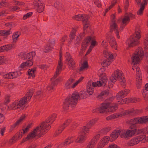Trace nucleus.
I'll return each mask as SVG.
<instances>
[{
  "label": "nucleus",
  "instance_id": "4c0bfd02",
  "mask_svg": "<svg viewBox=\"0 0 148 148\" xmlns=\"http://www.w3.org/2000/svg\"><path fill=\"white\" fill-rule=\"evenodd\" d=\"M96 141L95 139H92L88 145L87 148H93L96 144Z\"/></svg>",
  "mask_w": 148,
  "mask_h": 148
},
{
  "label": "nucleus",
  "instance_id": "bb28decb",
  "mask_svg": "<svg viewBox=\"0 0 148 148\" xmlns=\"http://www.w3.org/2000/svg\"><path fill=\"white\" fill-rule=\"evenodd\" d=\"M33 64V62L29 61V62L27 61L26 62L22 63L19 67L18 69L19 70H22L27 69L28 66H31Z\"/></svg>",
  "mask_w": 148,
  "mask_h": 148
},
{
  "label": "nucleus",
  "instance_id": "338daca9",
  "mask_svg": "<svg viewBox=\"0 0 148 148\" xmlns=\"http://www.w3.org/2000/svg\"><path fill=\"white\" fill-rule=\"evenodd\" d=\"M31 126V125L30 124H29L25 129H23V134H25L28 132Z\"/></svg>",
  "mask_w": 148,
  "mask_h": 148
},
{
  "label": "nucleus",
  "instance_id": "393cba45",
  "mask_svg": "<svg viewBox=\"0 0 148 148\" xmlns=\"http://www.w3.org/2000/svg\"><path fill=\"white\" fill-rule=\"evenodd\" d=\"M130 91L129 89H125L121 91L116 95V98L119 99L124 97L130 92Z\"/></svg>",
  "mask_w": 148,
  "mask_h": 148
},
{
  "label": "nucleus",
  "instance_id": "39448f33",
  "mask_svg": "<svg viewBox=\"0 0 148 148\" xmlns=\"http://www.w3.org/2000/svg\"><path fill=\"white\" fill-rule=\"evenodd\" d=\"M142 112L141 110H134L133 108H132L127 110H123L121 112L114 113L111 115L106 118L107 121L110 120L115 118L122 117L127 114L134 115L139 114Z\"/></svg>",
  "mask_w": 148,
  "mask_h": 148
},
{
  "label": "nucleus",
  "instance_id": "7ed1b4c3",
  "mask_svg": "<svg viewBox=\"0 0 148 148\" xmlns=\"http://www.w3.org/2000/svg\"><path fill=\"white\" fill-rule=\"evenodd\" d=\"M99 76L101 79L99 81L96 82H94L92 81H89L87 84L86 90L87 92L90 95L93 94L94 91V87H100L103 85H105L107 82L108 79L105 76V74L100 73Z\"/></svg>",
  "mask_w": 148,
  "mask_h": 148
},
{
  "label": "nucleus",
  "instance_id": "6e6d98bb",
  "mask_svg": "<svg viewBox=\"0 0 148 148\" xmlns=\"http://www.w3.org/2000/svg\"><path fill=\"white\" fill-rule=\"evenodd\" d=\"M3 101L5 104L8 103L10 101V96L8 95L6 96L4 98Z\"/></svg>",
  "mask_w": 148,
  "mask_h": 148
},
{
  "label": "nucleus",
  "instance_id": "9d476101",
  "mask_svg": "<svg viewBox=\"0 0 148 148\" xmlns=\"http://www.w3.org/2000/svg\"><path fill=\"white\" fill-rule=\"evenodd\" d=\"M144 55L143 52L142 48L138 47L133 54L131 59L132 64L135 65L139 63L142 59Z\"/></svg>",
  "mask_w": 148,
  "mask_h": 148
},
{
  "label": "nucleus",
  "instance_id": "aec40b11",
  "mask_svg": "<svg viewBox=\"0 0 148 148\" xmlns=\"http://www.w3.org/2000/svg\"><path fill=\"white\" fill-rule=\"evenodd\" d=\"M121 130H115L111 133L109 137L110 140L112 141H114L120 134Z\"/></svg>",
  "mask_w": 148,
  "mask_h": 148
},
{
  "label": "nucleus",
  "instance_id": "8fccbe9b",
  "mask_svg": "<svg viewBox=\"0 0 148 148\" xmlns=\"http://www.w3.org/2000/svg\"><path fill=\"white\" fill-rule=\"evenodd\" d=\"M54 5L55 8L61 10L62 9V6L61 4L59 2H56L54 3Z\"/></svg>",
  "mask_w": 148,
  "mask_h": 148
},
{
  "label": "nucleus",
  "instance_id": "72a5a7b5",
  "mask_svg": "<svg viewBox=\"0 0 148 148\" xmlns=\"http://www.w3.org/2000/svg\"><path fill=\"white\" fill-rule=\"evenodd\" d=\"M127 123L133 125L138 123L139 124V118L132 119L130 121H127Z\"/></svg>",
  "mask_w": 148,
  "mask_h": 148
},
{
  "label": "nucleus",
  "instance_id": "13d9d810",
  "mask_svg": "<svg viewBox=\"0 0 148 148\" xmlns=\"http://www.w3.org/2000/svg\"><path fill=\"white\" fill-rule=\"evenodd\" d=\"M52 49V48L50 46H49L48 45H47L45 46L44 51L45 52L47 53L51 51Z\"/></svg>",
  "mask_w": 148,
  "mask_h": 148
},
{
  "label": "nucleus",
  "instance_id": "4d7b16f0",
  "mask_svg": "<svg viewBox=\"0 0 148 148\" xmlns=\"http://www.w3.org/2000/svg\"><path fill=\"white\" fill-rule=\"evenodd\" d=\"M76 31V30L75 29H73L70 35V37L71 39H73L74 38Z\"/></svg>",
  "mask_w": 148,
  "mask_h": 148
},
{
  "label": "nucleus",
  "instance_id": "4468645a",
  "mask_svg": "<svg viewBox=\"0 0 148 148\" xmlns=\"http://www.w3.org/2000/svg\"><path fill=\"white\" fill-rule=\"evenodd\" d=\"M111 22L110 23V28L112 31H114L118 38H120L119 35V32L118 30V26L115 22V16L114 14H112L110 16Z\"/></svg>",
  "mask_w": 148,
  "mask_h": 148
},
{
  "label": "nucleus",
  "instance_id": "e2e57ef3",
  "mask_svg": "<svg viewBox=\"0 0 148 148\" xmlns=\"http://www.w3.org/2000/svg\"><path fill=\"white\" fill-rule=\"evenodd\" d=\"M32 15V12H29L28 13H27L26 14L24 15L23 17V19L24 20H25L27 18H29V17H30Z\"/></svg>",
  "mask_w": 148,
  "mask_h": 148
},
{
  "label": "nucleus",
  "instance_id": "c9c22d12",
  "mask_svg": "<svg viewBox=\"0 0 148 148\" xmlns=\"http://www.w3.org/2000/svg\"><path fill=\"white\" fill-rule=\"evenodd\" d=\"M36 70L34 69H29L28 71V75L30 78H33L35 76V71Z\"/></svg>",
  "mask_w": 148,
  "mask_h": 148
},
{
  "label": "nucleus",
  "instance_id": "423d86ee",
  "mask_svg": "<svg viewBox=\"0 0 148 148\" xmlns=\"http://www.w3.org/2000/svg\"><path fill=\"white\" fill-rule=\"evenodd\" d=\"M80 96L79 93L77 92H74L70 97H68L64 103L63 109L64 110H67L69 107L70 106L71 107H74L78 100Z\"/></svg>",
  "mask_w": 148,
  "mask_h": 148
},
{
  "label": "nucleus",
  "instance_id": "9b49d317",
  "mask_svg": "<svg viewBox=\"0 0 148 148\" xmlns=\"http://www.w3.org/2000/svg\"><path fill=\"white\" fill-rule=\"evenodd\" d=\"M139 135L130 140L127 142V145L129 146H133L138 144L142 141L143 142L148 141L147 138H145V135L142 134Z\"/></svg>",
  "mask_w": 148,
  "mask_h": 148
},
{
  "label": "nucleus",
  "instance_id": "864d4df0",
  "mask_svg": "<svg viewBox=\"0 0 148 148\" xmlns=\"http://www.w3.org/2000/svg\"><path fill=\"white\" fill-rule=\"evenodd\" d=\"M144 47L145 49L148 48V36L145 38L144 40Z\"/></svg>",
  "mask_w": 148,
  "mask_h": 148
},
{
  "label": "nucleus",
  "instance_id": "c03bdc74",
  "mask_svg": "<svg viewBox=\"0 0 148 148\" xmlns=\"http://www.w3.org/2000/svg\"><path fill=\"white\" fill-rule=\"evenodd\" d=\"M118 100L120 99V100L118 101V104H122L125 103H127L128 102V101H127V99L125 98L122 99V98L121 99H117Z\"/></svg>",
  "mask_w": 148,
  "mask_h": 148
},
{
  "label": "nucleus",
  "instance_id": "7c9ffc66",
  "mask_svg": "<svg viewBox=\"0 0 148 148\" xmlns=\"http://www.w3.org/2000/svg\"><path fill=\"white\" fill-rule=\"evenodd\" d=\"M130 21V19L128 16H125L122 20V23H123V25L121 26L120 27V30L123 29V27L127 24Z\"/></svg>",
  "mask_w": 148,
  "mask_h": 148
},
{
  "label": "nucleus",
  "instance_id": "37998d69",
  "mask_svg": "<svg viewBox=\"0 0 148 148\" xmlns=\"http://www.w3.org/2000/svg\"><path fill=\"white\" fill-rule=\"evenodd\" d=\"M64 129V127H63L62 126H61L55 132L54 135L56 137L58 136L62 132Z\"/></svg>",
  "mask_w": 148,
  "mask_h": 148
},
{
  "label": "nucleus",
  "instance_id": "473e14b6",
  "mask_svg": "<svg viewBox=\"0 0 148 148\" xmlns=\"http://www.w3.org/2000/svg\"><path fill=\"white\" fill-rule=\"evenodd\" d=\"M139 124H144L148 122V115L139 118Z\"/></svg>",
  "mask_w": 148,
  "mask_h": 148
},
{
  "label": "nucleus",
  "instance_id": "2eb2a0df",
  "mask_svg": "<svg viewBox=\"0 0 148 148\" xmlns=\"http://www.w3.org/2000/svg\"><path fill=\"white\" fill-rule=\"evenodd\" d=\"M66 60L69 68L70 69H73L75 66V62L73 59L71 58L69 53H66L65 55Z\"/></svg>",
  "mask_w": 148,
  "mask_h": 148
},
{
  "label": "nucleus",
  "instance_id": "ddd939ff",
  "mask_svg": "<svg viewBox=\"0 0 148 148\" xmlns=\"http://www.w3.org/2000/svg\"><path fill=\"white\" fill-rule=\"evenodd\" d=\"M73 18L77 21H81L84 23V28L85 29L88 27V16L86 14H79L74 16Z\"/></svg>",
  "mask_w": 148,
  "mask_h": 148
},
{
  "label": "nucleus",
  "instance_id": "412c9836",
  "mask_svg": "<svg viewBox=\"0 0 148 148\" xmlns=\"http://www.w3.org/2000/svg\"><path fill=\"white\" fill-rule=\"evenodd\" d=\"M34 5L37 8V11L39 12H41L44 10V5L40 1H37L34 3Z\"/></svg>",
  "mask_w": 148,
  "mask_h": 148
},
{
  "label": "nucleus",
  "instance_id": "c85d7f7f",
  "mask_svg": "<svg viewBox=\"0 0 148 148\" xmlns=\"http://www.w3.org/2000/svg\"><path fill=\"white\" fill-rule=\"evenodd\" d=\"M87 136V134L81 133V134L76 139L75 142L76 143H81L84 141L86 140Z\"/></svg>",
  "mask_w": 148,
  "mask_h": 148
},
{
  "label": "nucleus",
  "instance_id": "a19ab883",
  "mask_svg": "<svg viewBox=\"0 0 148 148\" xmlns=\"http://www.w3.org/2000/svg\"><path fill=\"white\" fill-rule=\"evenodd\" d=\"M90 128V127L87 124L86 126L84 127L82 133L87 135L89 131V129Z\"/></svg>",
  "mask_w": 148,
  "mask_h": 148
},
{
  "label": "nucleus",
  "instance_id": "a18cd8bd",
  "mask_svg": "<svg viewBox=\"0 0 148 148\" xmlns=\"http://www.w3.org/2000/svg\"><path fill=\"white\" fill-rule=\"evenodd\" d=\"M19 36V34L18 32H15L12 35L13 42H15L17 38Z\"/></svg>",
  "mask_w": 148,
  "mask_h": 148
},
{
  "label": "nucleus",
  "instance_id": "f3484780",
  "mask_svg": "<svg viewBox=\"0 0 148 148\" xmlns=\"http://www.w3.org/2000/svg\"><path fill=\"white\" fill-rule=\"evenodd\" d=\"M110 140L109 137L106 136L102 138L98 143L97 148H102L107 145Z\"/></svg>",
  "mask_w": 148,
  "mask_h": 148
},
{
  "label": "nucleus",
  "instance_id": "052dcab7",
  "mask_svg": "<svg viewBox=\"0 0 148 148\" xmlns=\"http://www.w3.org/2000/svg\"><path fill=\"white\" fill-rule=\"evenodd\" d=\"M5 56H0V65L5 63Z\"/></svg>",
  "mask_w": 148,
  "mask_h": 148
},
{
  "label": "nucleus",
  "instance_id": "20e7f679",
  "mask_svg": "<svg viewBox=\"0 0 148 148\" xmlns=\"http://www.w3.org/2000/svg\"><path fill=\"white\" fill-rule=\"evenodd\" d=\"M118 108L117 105L116 104H112L110 103H102L98 108L92 110L93 113H99L101 114L114 112Z\"/></svg>",
  "mask_w": 148,
  "mask_h": 148
},
{
  "label": "nucleus",
  "instance_id": "ea45409f",
  "mask_svg": "<svg viewBox=\"0 0 148 148\" xmlns=\"http://www.w3.org/2000/svg\"><path fill=\"white\" fill-rule=\"evenodd\" d=\"M98 120V118H95L92 119L87 124L88 125V126L91 127L95 124Z\"/></svg>",
  "mask_w": 148,
  "mask_h": 148
},
{
  "label": "nucleus",
  "instance_id": "680f3d73",
  "mask_svg": "<svg viewBox=\"0 0 148 148\" xmlns=\"http://www.w3.org/2000/svg\"><path fill=\"white\" fill-rule=\"evenodd\" d=\"M55 44V41L53 39H52L50 40L49 42V44L48 45L49 46H50L51 47L53 48V47L54 46V45Z\"/></svg>",
  "mask_w": 148,
  "mask_h": 148
},
{
  "label": "nucleus",
  "instance_id": "f03ea898",
  "mask_svg": "<svg viewBox=\"0 0 148 148\" xmlns=\"http://www.w3.org/2000/svg\"><path fill=\"white\" fill-rule=\"evenodd\" d=\"M33 94L32 90L28 91L25 96L20 100H16L11 102L8 106L9 110H15L22 108L30 99Z\"/></svg>",
  "mask_w": 148,
  "mask_h": 148
},
{
  "label": "nucleus",
  "instance_id": "6ab92c4d",
  "mask_svg": "<svg viewBox=\"0 0 148 148\" xmlns=\"http://www.w3.org/2000/svg\"><path fill=\"white\" fill-rule=\"evenodd\" d=\"M34 55L35 53L34 52L24 53L23 54L22 58L24 60H27V61L29 62L30 61L33 62V58Z\"/></svg>",
  "mask_w": 148,
  "mask_h": 148
},
{
  "label": "nucleus",
  "instance_id": "2f4dec72",
  "mask_svg": "<svg viewBox=\"0 0 148 148\" xmlns=\"http://www.w3.org/2000/svg\"><path fill=\"white\" fill-rule=\"evenodd\" d=\"M97 45V43L95 40L94 39L92 40H91L90 46L88 51L87 52L86 54L89 53L91 51L95 45Z\"/></svg>",
  "mask_w": 148,
  "mask_h": 148
},
{
  "label": "nucleus",
  "instance_id": "774afa93",
  "mask_svg": "<svg viewBox=\"0 0 148 148\" xmlns=\"http://www.w3.org/2000/svg\"><path fill=\"white\" fill-rule=\"evenodd\" d=\"M13 3L16 5H24V3L22 2H20L16 1L14 0Z\"/></svg>",
  "mask_w": 148,
  "mask_h": 148
},
{
  "label": "nucleus",
  "instance_id": "0eeeda50",
  "mask_svg": "<svg viewBox=\"0 0 148 148\" xmlns=\"http://www.w3.org/2000/svg\"><path fill=\"white\" fill-rule=\"evenodd\" d=\"M110 80L113 83L118 80L120 82L122 85H124L126 83V81L122 71L118 69L114 71L110 78Z\"/></svg>",
  "mask_w": 148,
  "mask_h": 148
},
{
  "label": "nucleus",
  "instance_id": "6e6552de",
  "mask_svg": "<svg viewBox=\"0 0 148 148\" xmlns=\"http://www.w3.org/2000/svg\"><path fill=\"white\" fill-rule=\"evenodd\" d=\"M130 129L121 133L120 136L122 138L128 139L136 134H141V133H138V131L140 129H137L136 127L133 128L132 125L130 127Z\"/></svg>",
  "mask_w": 148,
  "mask_h": 148
},
{
  "label": "nucleus",
  "instance_id": "1a4fd4ad",
  "mask_svg": "<svg viewBox=\"0 0 148 148\" xmlns=\"http://www.w3.org/2000/svg\"><path fill=\"white\" fill-rule=\"evenodd\" d=\"M141 31L139 29H136L135 32L133 36L131 37L128 43V46L130 47L138 45L139 43L138 40L141 37Z\"/></svg>",
  "mask_w": 148,
  "mask_h": 148
},
{
  "label": "nucleus",
  "instance_id": "09e8293b",
  "mask_svg": "<svg viewBox=\"0 0 148 148\" xmlns=\"http://www.w3.org/2000/svg\"><path fill=\"white\" fill-rule=\"evenodd\" d=\"M6 47V51L11 50L15 47V45L14 44H11L5 45Z\"/></svg>",
  "mask_w": 148,
  "mask_h": 148
},
{
  "label": "nucleus",
  "instance_id": "a211bd4d",
  "mask_svg": "<svg viewBox=\"0 0 148 148\" xmlns=\"http://www.w3.org/2000/svg\"><path fill=\"white\" fill-rule=\"evenodd\" d=\"M21 75V73L19 72H14L5 74L3 75L5 79H12L17 77Z\"/></svg>",
  "mask_w": 148,
  "mask_h": 148
},
{
  "label": "nucleus",
  "instance_id": "f8f14e48",
  "mask_svg": "<svg viewBox=\"0 0 148 148\" xmlns=\"http://www.w3.org/2000/svg\"><path fill=\"white\" fill-rule=\"evenodd\" d=\"M84 78L83 77H80L78 80L74 83H73L74 82V79L73 78L70 79L65 83V87L67 89L74 88L82 81Z\"/></svg>",
  "mask_w": 148,
  "mask_h": 148
},
{
  "label": "nucleus",
  "instance_id": "f704fd0d",
  "mask_svg": "<svg viewBox=\"0 0 148 148\" xmlns=\"http://www.w3.org/2000/svg\"><path fill=\"white\" fill-rule=\"evenodd\" d=\"M88 67V62L87 61H85L82 64V66H81L79 69V71L81 72L82 71L86 69Z\"/></svg>",
  "mask_w": 148,
  "mask_h": 148
},
{
  "label": "nucleus",
  "instance_id": "603ef678",
  "mask_svg": "<svg viewBox=\"0 0 148 148\" xmlns=\"http://www.w3.org/2000/svg\"><path fill=\"white\" fill-rule=\"evenodd\" d=\"M136 79L137 82L141 83L142 79L141 75H138L137 74L136 75Z\"/></svg>",
  "mask_w": 148,
  "mask_h": 148
},
{
  "label": "nucleus",
  "instance_id": "c756f323",
  "mask_svg": "<svg viewBox=\"0 0 148 148\" xmlns=\"http://www.w3.org/2000/svg\"><path fill=\"white\" fill-rule=\"evenodd\" d=\"M139 133H141L145 135V138L148 140V126L142 129H140L138 131Z\"/></svg>",
  "mask_w": 148,
  "mask_h": 148
},
{
  "label": "nucleus",
  "instance_id": "69168bd1",
  "mask_svg": "<svg viewBox=\"0 0 148 148\" xmlns=\"http://www.w3.org/2000/svg\"><path fill=\"white\" fill-rule=\"evenodd\" d=\"M8 12L6 10H3L0 12V16H3L8 14Z\"/></svg>",
  "mask_w": 148,
  "mask_h": 148
},
{
  "label": "nucleus",
  "instance_id": "b1692460",
  "mask_svg": "<svg viewBox=\"0 0 148 148\" xmlns=\"http://www.w3.org/2000/svg\"><path fill=\"white\" fill-rule=\"evenodd\" d=\"M108 38L109 39V43L111 47L115 50H117L118 47L114 38L113 36H109Z\"/></svg>",
  "mask_w": 148,
  "mask_h": 148
},
{
  "label": "nucleus",
  "instance_id": "dca6fc26",
  "mask_svg": "<svg viewBox=\"0 0 148 148\" xmlns=\"http://www.w3.org/2000/svg\"><path fill=\"white\" fill-rule=\"evenodd\" d=\"M62 55L61 53H60L59 58L58 61V65L57 67L56 71V73L55 74L54 76L51 78V79L52 81H53V80L57 77L59 75L60 72L61 71L62 68Z\"/></svg>",
  "mask_w": 148,
  "mask_h": 148
},
{
  "label": "nucleus",
  "instance_id": "bf43d9fd",
  "mask_svg": "<svg viewBox=\"0 0 148 148\" xmlns=\"http://www.w3.org/2000/svg\"><path fill=\"white\" fill-rule=\"evenodd\" d=\"M16 139L17 138L15 136H13L10 140L9 142V144L10 145L13 144L16 142Z\"/></svg>",
  "mask_w": 148,
  "mask_h": 148
},
{
  "label": "nucleus",
  "instance_id": "3c124183",
  "mask_svg": "<svg viewBox=\"0 0 148 148\" xmlns=\"http://www.w3.org/2000/svg\"><path fill=\"white\" fill-rule=\"evenodd\" d=\"M55 86V84L54 82H52L51 84L47 86V90L49 91H51V90L53 89Z\"/></svg>",
  "mask_w": 148,
  "mask_h": 148
},
{
  "label": "nucleus",
  "instance_id": "a878e982",
  "mask_svg": "<svg viewBox=\"0 0 148 148\" xmlns=\"http://www.w3.org/2000/svg\"><path fill=\"white\" fill-rule=\"evenodd\" d=\"M26 117V115L25 114H22L18 120L14 124L11 126V129L12 130L16 126L21 124L25 119Z\"/></svg>",
  "mask_w": 148,
  "mask_h": 148
},
{
  "label": "nucleus",
  "instance_id": "f257e3e1",
  "mask_svg": "<svg viewBox=\"0 0 148 148\" xmlns=\"http://www.w3.org/2000/svg\"><path fill=\"white\" fill-rule=\"evenodd\" d=\"M57 114L55 113L52 114L45 122H42L30 133L26 138L23 140V141L25 142L28 139H32L36 136L41 137L43 133L50 128L51 127L50 126L55 120Z\"/></svg>",
  "mask_w": 148,
  "mask_h": 148
},
{
  "label": "nucleus",
  "instance_id": "0e129e2a",
  "mask_svg": "<svg viewBox=\"0 0 148 148\" xmlns=\"http://www.w3.org/2000/svg\"><path fill=\"white\" fill-rule=\"evenodd\" d=\"M107 148H120L117 145L112 144H110Z\"/></svg>",
  "mask_w": 148,
  "mask_h": 148
},
{
  "label": "nucleus",
  "instance_id": "cd10ccee",
  "mask_svg": "<svg viewBox=\"0 0 148 148\" xmlns=\"http://www.w3.org/2000/svg\"><path fill=\"white\" fill-rule=\"evenodd\" d=\"M91 40V38L90 36L87 37L84 39L82 43L81 47L83 51L87 47Z\"/></svg>",
  "mask_w": 148,
  "mask_h": 148
},
{
  "label": "nucleus",
  "instance_id": "79ce46f5",
  "mask_svg": "<svg viewBox=\"0 0 148 148\" xmlns=\"http://www.w3.org/2000/svg\"><path fill=\"white\" fill-rule=\"evenodd\" d=\"M145 8V6L144 5H141L140 9L137 12V14L140 16L142 15L143 14Z\"/></svg>",
  "mask_w": 148,
  "mask_h": 148
},
{
  "label": "nucleus",
  "instance_id": "49530a36",
  "mask_svg": "<svg viewBox=\"0 0 148 148\" xmlns=\"http://www.w3.org/2000/svg\"><path fill=\"white\" fill-rule=\"evenodd\" d=\"M136 64H135V65L133 64H132V69L133 70H134L135 69H136V75H137V74H138V75H141V71H140V68L139 67H137L136 68L135 65Z\"/></svg>",
  "mask_w": 148,
  "mask_h": 148
},
{
  "label": "nucleus",
  "instance_id": "5fc2aeb1",
  "mask_svg": "<svg viewBox=\"0 0 148 148\" xmlns=\"http://www.w3.org/2000/svg\"><path fill=\"white\" fill-rule=\"evenodd\" d=\"M71 122V120L70 119L67 120L61 126L63 127H64V128L67 126Z\"/></svg>",
  "mask_w": 148,
  "mask_h": 148
},
{
  "label": "nucleus",
  "instance_id": "58836bf2",
  "mask_svg": "<svg viewBox=\"0 0 148 148\" xmlns=\"http://www.w3.org/2000/svg\"><path fill=\"white\" fill-rule=\"evenodd\" d=\"M117 0H112L111 2V5L110 6L105 10V13L107 12L109 10L112 8L117 3Z\"/></svg>",
  "mask_w": 148,
  "mask_h": 148
},
{
  "label": "nucleus",
  "instance_id": "5701e85b",
  "mask_svg": "<svg viewBox=\"0 0 148 148\" xmlns=\"http://www.w3.org/2000/svg\"><path fill=\"white\" fill-rule=\"evenodd\" d=\"M103 55L105 58L110 60L113 59L116 56V54L115 53H112L107 50L104 51Z\"/></svg>",
  "mask_w": 148,
  "mask_h": 148
},
{
  "label": "nucleus",
  "instance_id": "e433bc0d",
  "mask_svg": "<svg viewBox=\"0 0 148 148\" xmlns=\"http://www.w3.org/2000/svg\"><path fill=\"white\" fill-rule=\"evenodd\" d=\"M113 61V59H107L106 60H103V67H106L109 66L112 61Z\"/></svg>",
  "mask_w": 148,
  "mask_h": 148
},
{
  "label": "nucleus",
  "instance_id": "de8ad7c7",
  "mask_svg": "<svg viewBox=\"0 0 148 148\" xmlns=\"http://www.w3.org/2000/svg\"><path fill=\"white\" fill-rule=\"evenodd\" d=\"M11 32L9 30L7 31H0V35H2L3 36H7L11 33Z\"/></svg>",
  "mask_w": 148,
  "mask_h": 148
},
{
  "label": "nucleus",
  "instance_id": "4be33fe9",
  "mask_svg": "<svg viewBox=\"0 0 148 148\" xmlns=\"http://www.w3.org/2000/svg\"><path fill=\"white\" fill-rule=\"evenodd\" d=\"M75 139V138L74 136L69 137L61 144V146L62 147H65L67 145L73 143Z\"/></svg>",
  "mask_w": 148,
  "mask_h": 148
}]
</instances>
